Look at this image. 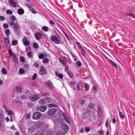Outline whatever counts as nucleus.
<instances>
[{
  "mask_svg": "<svg viewBox=\"0 0 135 135\" xmlns=\"http://www.w3.org/2000/svg\"><path fill=\"white\" fill-rule=\"evenodd\" d=\"M60 36L58 34H56V35L53 36L51 37V40L57 44L60 43Z\"/></svg>",
  "mask_w": 135,
  "mask_h": 135,
  "instance_id": "obj_1",
  "label": "nucleus"
},
{
  "mask_svg": "<svg viewBox=\"0 0 135 135\" xmlns=\"http://www.w3.org/2000/svg\"><path fill=\"white\" fill-rule=\"evenodd\" d=\"M13 30L16 33H17L18 31L21 28V27L20 24L17 23H15L14 25Z\"/></svg>",
  "mask_w": 135,
  "mask_h": 135,
  "instance_id": "obj_2",
  "label": "nucleus"
},
{
  "mask_svg": "<svg viewBox=\"0 0 135 135\" xmlns=\"http://www.w3.org/2000/svg\"><path fill=\"white\" fill-rule=\"evenodd\" d=\"M40 97L38 95H31L29 97L30 99L32 102H34L39 99Z\"/></svg>",
  "mask_w": 135,
  "mask_h": 135,
  "instance_id": "obj_3",
  "label": "nucleus"
},
{
  "mask_svg": "<svg viewBox=\"0 0 135 135\" xmlns=\"http://www.w3.org/2000/svg\"><path fill=\"white\" fill-rule=\"evenodd\" d=\"M41 116V115L40 113L36 112L33 114L32 118L35 119H38L40 118Z\"/></svg>",
  "mask_w": 135,
  "mask_h": 135,
  "instance_id": "obj_4",
  "label": "nucleus"
},
{
  "mask_svg": "<svg viewBox=\"0 0 135 135\" xmlns=\"http://www.w3.org/2000/svg\"><path fill=\"white\" fill-rule=\"evenodd\" d=\"M47 74V71L44 67L42 66L41 67L40 70L39 71V74L41 75H46Z\"/></svg>",
  "mask_w": 135,
  "mask_h": 135,
  "instance_id": "obj_5",
  "label": "nucleus"
},
{
  "mask_svg": "<svg viewBox=\"0 0 135 135\" xmlns=\"http://www.w3.org/2000/svg\"><path fill=\"white\" fill-rule=\"evenodd\" d=\"M22 40L24 45L28 46L30 45V42L28 40V38L27 37H25L22 39Z\"/></svg>",
  "mask_w": 135,
  "mask_h": 135,
  "instance_id": "obj_6",
  "label": "nucleus"
},
{
  "mask_svg": "<svg viewBox=\"0 0 135 135\" xmlns=\"http://www.w3.org/2000/svg\"><path fill=\"white\" fill-rule=\"evenodd\" d=\"M57 110L56 108H52L49 110L48 111L49 115L51 116L57 112Z\"/></svg>",
  "mask_w": 135,
  "mask_h": 135,
  "instance_id": "obj_7",
  "label": "nucleus"
},
{
  "mask_svg": "<svg viewBox=\"0 0 135 135\" xmlns=\"http://www.w3.org/2000/svg\"><path fill=\"white\" fill-rule=\"evenodd\" d=\"M46 86L50 89H52L53 88L52 83L50 80L47 81L46 83Z\"/></svg>",
  "mask_w": 135,
  "mask_h": 135,
  "instance_id": "obj_8",
  "label": "nucleus"
},
{
  "mask_svg": "<svg viewBox=\"0 0 135 135\" xmlns=\"http://www.w3.org/2000/svg\"><path fill=\"white\" fill-rule=\"evenodd\" d=\"M62 115L66 122L69 124L70 122V119L67 114L65 113H63L62 114Z\"/></svg>",
  "mask_w": 135,
  "mask_h": 135,
  "instance_id": "obj_9",
  "label": "nucleus"
},
{
  "mask_svg": "<svg viewBox=\"0 0 135 135\" xmlns=\"http://www.w3.org/2000/svg\"><path fill=\"white\" fill-rule=\"evenodd\" d=\"M47 109V108L45 106H38L37 108V109L41 111L44 112Z\"/></svg>",
  "mask_w": 135,
  "mask_h": 135,
  "instance_id": "obj_10",
  "label": "nucleus"
},
{
  "mask_svg": "<svg viewBox=\"0 0 135 135\" xmlns=\"http://www.w3.org/2000/svg\"><path fill=\"white\" fill-rule=\"evenodd\" d=\"M62 129L65 132H67L69 129V126L66 124H64L62 126Z\"/></svg>",
  "mask_w": 135,
  "mask_h": 135,
  "instance_id": "obj_11",
  "label": "nucleus"
},
{
  "mask_svg": "<svg viewBox=\"0 0 135 135\" xmlns=\"http://www.w3.org/2000/svg\"><path fill=\"white\" fill-rule=\"evenodd\" d=\"M22 89H23L22 87L20 86H18L14 88V90L16 92L19 93L21 91Z\"/></svg>",
  "mask_w": 135,
  "mask_h": 135,
  "instance_id": "obj_12",
  "label": "nucleus"
},
{
  "mask_svg": "<svg viewBox=\"0 0 135 135\" xmlns=\"http://www.w3.org/2000/svg\"><path fill=\"white\" fill-rule=\"evenodd\" d=\"M27 6L29 8V9L32 11L33 13L36 14V12L32 8V7L31 4H27Z\"/></svg>",
  "mask_w": 135,
  "mask_h": 135,
  "instance_id": "obj_13",
  "label": "nucleus"
},
{
  "mask_svg": "<svg viewBox=\"0 0 135 135\" xmlns=\"http://www.w3.org/2000/svg\"><path fill=\"white\" fill-rule=\"evenodd\" d=\"M4 40L7 47H9L10 46V45L9 40L7 38L5 37L4 38Z\"/></svg>",
  "mask_w": 135,
  "mask_h": 135,
  "instance_id": "obj_14",
  "label": "nucleus"
},
{
  "mask_svg": "<svg viewBox=\"0 0 135 135\" xmlns=\"http://www.w3.org/2000/svg\"><path fill=\"white\" fill-rule=\"evenodd\" d=\"M55 73L56 76L58 77L60 79H62L63 78V76L62 74H58L57 71H55Z\"/></svg>",
  "mask_w": 135,
  "mask_h": 135,
  "instance_id": "obj_15",
  "label": "nucleus"
},
{
  "mask_svg": "<svg viewBox=\"0 0 135 135\" xmlns=\"http://www.w3.org/2000/svg\"><path fill=\"white\" fill-rule=\"evenodd\" d=\"M42 35L39 32H36L35 34V38L37 40H38L40 38L42 37Z\"/></svg>",
  "mask_w": 135,
  "mask_h": 135,
  "instance_id": "obj_16",
  "label": "nucleus"
},
{
  "mask_svg": "<svg viewBox=\"0 0 135 135\" xmlns=\"http://www.w3.org/2000/svg\"><path fill=\"white\" fill-rule=\"evenodd\" d=\"M9 3L12 7H16V3L13 0H10L9 1Z\"/></svg>",
  "mask_w": 135,
  "mask_h": 135,
  "instance_id": "obj_17",
  "label": "nucleus"
},
{
  "mask_svg": "<svg viewBox=\"0 0 135 135\" xmlns=\"http://www.w3.org/2000/svg\"><path fill=\"white\" fill-rule=\"evenodd\" d=\"M17 12L19 15H22L24 13V11L22 8L19 9L18 10Z\"/></svg>",
  "mask_w": 135,
  "mask_h": 135,
  "instance_id": "obj_18",
  "label": "nucleus"
},
{
  "mask_svg": "<svg viewBox=\"0 0 135 135\" xmlns=\"http://www.w3.org/2000/svg\"><path fill=\"white\" fill-rule=\"evenodd\" d=\"M45 103V101L44 99H41L39 101V104L41 105H44Z\"/></svg>",
  "mask_w": 135,
  "mask_h": 135,
  "instance_id": "obj_19",
  "label": "nucleus"
},
{
  "mask_svg": "<svg viewBox=\"0 0 135 135\" xmlns=\"http://www.w3.org/2000/svg\"><path fill=\"white\" fill-rule=\"evenodd\" d=\"M16 103L17 105L22 106V103L19 100H17L16 102Z\"/></svg>",
  "mask_w": 135,
  "mask_h": 135,
  "instance_id": "obj_20",
  "label": "nucleus"
},
{
  "mask_svg": "<svg viewBox=\"0 0 135 135\" xmlns=\"http://www.w3.org/2000/svg\"><path fill=\"white\" fill-rule=\"evenodd\" d=\"M67 73L69 76L71 78L73 77V73L70 71H68L67 72Z\"/></svg>",
  "mask_w": 135,
  "mask_h": 135,
  "instance_id": "obj_21",
  "label": "nucleus"
},
{
  "mask_svg": "<svg viewBox=\"0 0 135 135\" xmlns=\"http://www.w3.org/2000/svg\"><path fill=\"white\" fill-rule=\"evenodd\" d=\"M21 99H27V96L25 95H22L21 96Z\"/></svg>",
  "mask_w": 135,
  "mask_h": 135,
  "instance_id": "obj_22",
  "label": "nucleus"
},
{
  "mask_svg": "<svg viewBox=\"0 0 135 135\" xmlns=\"http://www.w3.org/2000/svg\"><path fill=\"white\" fill-rule=\"evenodd\" d=\"M2 73L4 74H6L7 73V71L6 69L3 68L2 69Z\"/></svg>",
  "mask_w": 135,
  "mask_h": 135,
  "instance_id": "obj_23",
  "label": "nucleus"
},
{
  "mask_svg": "<svg viewBox=\"0 0 135 135\" xmlns=\"http://www.w3.org/2000/svg\"><path fill=\"white\" fill-rule=\"evenodd\" d=\"M80 52L82 55L84 56L85 54L84 50H83L82 48H81V49H80Z\"/></svg>",
  "mask_w": 135,
  "mask_h": 135,
  "instance_id": "obj_24",
  "label": "nucleus"
},
{
  "mask_svg": "<svg viewBox=\"0 0 135 135\" xmlns=\"http://www.w3.org/2000/svg\"><path fill=\"white\" fill-rule=\"evenodd\" d=\"M111 62V64L112 65H113V66L115 67V68L116 69H117L118 67L117 65L112 60L110 61Z\"/></svg>",
  "mask_w": 135,
  "mask_h": 135,
  "instance_id": "obj_25",
  "label": "nucleus"
},
{
  "mask_svg": "<svg viewBox=\"0 0 135 135\" xmlns=\"http://www.w3.org/2000/svg\"><path fill=\"white\" fill-rule=\"evenodd\" d=\"M64 133L61 131H59L56 134V135H64Z\"/></svg>",
  "mask_w": 135,
  "mask_h": 135,
  "instance_id": "obj_26",
  "label": "nucleus"
},
{
  "mask_svg": "<svg viewBox=\"0 0 135 135\" xmlns=\"http://www.w3.org/2000/svg\"><path fill=\"white\" fill-rule=\"evenodd\" d=\"M42 29L46 31H47L48 30V28L46 26H44L42 28Z\"/></svg>",
  "mask_w": 135,
  "mask_h": 135,
  "instance_id": "obj_27",
  "label": "nucleus"
},
{
  "mask_svg": "<svg viewBox=\"0 0 135 135\" xmlns=\"http://www.w3.org/2000/svg\"><path fill=\"white\" fill-rule=\"evenodd\" d=\"M101 108L100 106H98V109L97 110V113L99 114V113H100L101 112Z\"/></svg>",
  "mask_w": 135,
  "mask_h": 135,
  "instance_id": "obj_28",
  "label": "nucleus"
},
{
  "mask_svg": "<svg viewBox=\"0 0 135 135\" xmlns=\"http://www.w3.org/2000/svg\"><path fill=\"white\" fill-rule=\"evenodd\" d=\"M33 47L35 49H37L38 48V45L37 43H34L33 44Z\"/></svg>",
  "mask_w": 135,
  "mask_h": 135,
  "instance_id": "obj_29",
  "label": "nucleus"
},
{
  "mask_svg": "<svg viewBox=\"0 0 135 135\" xmlns=\"http://www.w3.org/2000/svg\"><path fill=\"white\" fill-rule=\"evenodd\" d=\"M24 72V70L20 68V69L19 70V73L21 74H22Z\"/></svg>",
  "mask_w": 135,
  "mask_h": 135,
  "instance_id": "obj_30",
  "label": "nucleus"
},
{
  "mask_svg": "<svg viewBox=\"0 0 135 135\" xmlns=\"http://www.w3.org/2000/svg\"><path fill=\"white\" fill-rule=\"evenodd\" d=\"M6 13L9 15H11L12 13V11L10 9H8L7 10Z\"/></svg>",
  "mask_w": 135,
  "mask_h": 135,
  "instance_id": "obj_31",
  "label": "nucleus"
},
{
  "mask_svg": "<svg viewBox=\"0 0 135 135\" xmlns=\"http://www.w3.org/2000/svg\"><path fill=\"white\" fill-rule=\"evenodd\" d=\"M32 53L31 51H29L27 52V55L28 57H31L32 56Z\"/></svg>",
  "mask_w": 135,
  "mask_h": 135,
  "instance_id": "obj_32",
  "label": "nucleus"
},
{
  "mask_svg": "<svg viewBox=\"0 0 135 135\" xmlns=\"http://www.w3.org/2000/svg\"><path fill=\"white\" fill-rule=\"evenodd\" d=\"M37 74L36 73H35L33 76L32 78V79L33 80H35L36 79L37 77Z\"/></svg>",
  "mask_w": 135,
  "mask_h": 135,
  "instance_id": "obj_33",
  "label": "nucleus"
},
{
  "mask_svg": "<svg viewBox=\"0 0 135 135\" xmlns=\"http://www.w3.org/2000/svg\"><path fill=\"white\" fill-rule=\"evenodd\" d=\"M64 33V34L66 36L67 39L69 40H70V37L69 36L67 35V34L64 31H62Z\"/></svg>",
  "mask_w": 135,
  "mask_h": 135,
  "instance_id": "obj_34",
  "label": "nucleus"
},
{
  "mask_svg": "<svg viewBox=\"0 0 135 135\" xmlns=\"http://www.w3.org/2000/svg\"><path fill=\"white\" fill-rule=\"evenodd\" d=\"M49 61V60L48 58H45L42 61L44 63H46Z\"/></svg>",
  "mask_w": 135,
  "mask_h": 135,
  "instance_id": "obj_35",
  "label": "nucleus"
},
{
  "mask_svg": "<svg viewBox=\"0 0 135 135\" xmlns=\"http://www.w3.org/2000/svg\"><path fill=\"white\" fill-rule=\"evenodd\" d=\"M88 106L89 108H90L91 109H92L94 107V105L93 104L90 103Z\"/></svg>",
  "mask_w": 135,
  "mask_h": 135,
  "instance_id": "obj_36",
  "label": "nucleus"
},
{
  "mask_svg": "<svg viewBox=\"0 0 135 135\" xmlns=\"http://www.w3.org/2000/svg\"><path fill=\"white\" fill-rule=\"evenodd\" d=\"M44 57V55L43 54H41L38 55V57L40 59H42Z\"/></svg>",
  "mask_w": 135,
  "mask_h": 135,
  "instance_id": "obj_37",
  "label": "nucleus"
},
{
  "mask_svg": "<svg viewBox=\"0 0 135 135\" xmlns=\"http://www.w3.org/2000/svg\"><path fill=\"white\" fill-rule=\"evenodd\" d=\"M10 18L11 20L13 21H14L16 20V17L13 15L11 16L10 17Z\"/></svg>",
  "mask_w": 135,
  "mask_h": 135,
  "instance_id": "obj_38",
  "label": "nucleus"
},
{
  "mask_svg": "<svg viewBox=\"0 0 135 135\" xmlns=\"http://www.w3.org/2000/svg\"><path fill=\"white\" fill-rule=\"evenodd\" d=\"M49 107L50 108L56 107V105L54 104H50L49 105Z\"/></svg>",
  "mask_w": 135,
  "mask_h": 135,
  "instance_id": "obj_39",
  "label": "nucleus"
},
{
  "mask_svg": "<svg viewBox=\"0 0 135 135\" xmlns=\"http://www.w3.org/2000/svg\"><path fill=\"white\" fill-rule=\"evenodd\" d=\"M85 89L87 90H88L89 88V86L87 83H86L85 84Z\"/></svg>",
  "mask_w": 135,
  "mask_h": 135,
  "instance_id": "obj_40",
  "label": "nucleus"
},
{
  "mask_svg": "<svg viewBox=\"0 0 135 135\" xmlns=\"http://www.w3.org/2000/svg\"><path fill=\"white\" fill-rule=\"evenodd\" d=\"M17 43V40H13L12 42V44L13 45H15Z\"/></svg>",
  "mask_w": 135,
  "mask_h": 135,
  "instance_id": "obj_41",
  "label": "nucleus"
},
{
  "mask_svg": "<svg viewBox=\"0 0 135 135\" xmlns=\"http://www.w3.org/2000/svg\"><path fill=\"white\" fill-rule=\"evenodd\" d=\"M59 60L60 62L64 65L65 66L66 65V64L64 62V60H63L60 59Z\"/></svg>",
  "mask_w": 135,
  "mask_h": 135,
  "instance_id": "obj_42",
  "label": "nucleus"
},
{
  "mask_svg": "<svg viewBox=\"0 0 135 135\" xmlns=\"http://www.w3.org/2000/svg\"><path fill=\"white\" fill-rule=\"evenodd\" d=\"M13 59L16 62H17V59L15 55H13Z\"/></svg>",
  "mask_w": 135,
  "mask_h": 135,
  "instance_id": "obj_43",
  "label": "nucleus"
},
{
  "mask_svg": "<svg viewBox=\"0 0 135 135\" xmlns=\"http://www.w3.org/2000/svg\"><path fill=\"white\" fill-rule=\"evenodd\" d=\"M76 64L78 66V67H80L81 66V62L80 61H77L76 62Z\"/></svg>",
  "mask_w": 135,
  "mask_h": 135,
  "instance_id": "obj_44",
  "label": "nucleus"
},
{
  "mask_svg": "<svg viewBox=\"0 0 135 135\" xmlns=\"http://www.w3.org/2000/svg\"><path fill=\"white\" fill-rule=\"evenodd\" d=\"M85 129L86 132H89L90 130V128L88 127H85Z\"/></svg>",
  "mask_w": 135,
  "mask_h": 135,
  "instance_id": "obj_45",
  "label": "nucleus"
},
{
  "mask_svg": "<svg viewBox=\"0 0 135 135\" xmlns=\"http://www.w3.org/2000/svg\"><path fill=\"white\" fill-rule=\"evenodd\" d=\"M4 115L2 113L0 114V119L1 120H2L3 118H4Z\"/></svg>",
  "mask_w": 135,
  "mask_h": 135,
  "instance_id": "obj_46",
  "label": "nucleus"
},
{
  "mask_svg": "<svg viewBox=\"0 0 135 135\" xmlns=\"http://www.w3.org/2000/svg\"><path fill=\"white\" fill-rule=\"evenodd\" d=\"M8 52L11 56H12V51L10 49H9Z\"/></svg>",
  "mask_w": 135,
  "mask_h": 135,
  "instance_id": "obj_47",
  "label": "nucleus"
},
{
  "mask_svg": "<svg viewBox=\"0 0 135 135\" xmlns=\"http://www.w3.org/2000/svg\"><path fill=\"white\" fill-rule=\"evenodd\" d=\"M76 44L77 45L78 47L79 48H80V49H81V48H82V47L81 46V45L80 43L79 42H76Z\"/></svg>",
  "mask_w": 135,
  "mask_h": 135,
  "instance_id": "obj_48",
  "label": "nucleus"
},
{
  "mask_svg": "<svg viewBox=\"0 0 135 135\" xmlns=\"http://www.w3.org/2000/svg\"><path fill=\"white\" fill-rule=\"evenodd\" d=\"M3 27L5 28H7L8 27V25L6 24H3Z\"/></svg>",
  "mask_w": 135,
  "mask_h": 135,
  "instance_id": "obj_49",
  "label": "nucleus"
},
{
  "mask_svg": "<svg viewBox=\"0 0 135 135\" xmlns=\"http://www.w3.org/2000/svg\"><path fill=\"white\" fill-rule=\"evenodd\" d=\"M29 65L28 64H26L24 65V67L26 69H28L29 67Z\"/></svg>",
  "mask_w": 135,
  "mask_h": 135,
  "instance_id": "obj_50",
  "label": "nucleus"
},
{
  "mask_svg": "<svg viewBox=\"0 0 135 135\" xmlns=\"http://www.w3.org/2000/svg\"><path fill=\"white\" fill-rule=\"evenodd\" d=\"M20 60L22 62H23L25 61V60L22 56L21 57H20Z\"/></svg>",
  "mask_w": 135,
  "mask_h": 135,
  "instance_id": "obj_51",
  "label": "nucleus"
},
{
  "mask_svg": "<svg viewBox=\"0 0 135 135\" xmlns=\"http://www.w3.org/2000/svg\"><path fill=\"white\" fill-rule=\"evenodd\" d=\"M50 23L51 25H55V23L54 22L52 21H50L49 22Z\"/></svg>",
  "mask_w": 135,
  "mask_h": 135,
  "instance_id": "obj_52",
  "label": "nucleus"
},
{
  "mask_svg": "<svg viewBox=\"0 0 135 135\" xmlns=\"http://www.w3.org/2000/svg\"><path fill=\"white\" fill-rule=\"evenodd\" d=\"M85 101L84 100H81V101H80V104L81 105H83V104L84 103H85Z\"/></svg>",
  "mask_w": 135,
  "mask_h": 135,
  "instance_id": "obj_53",
  "label": "nucleus"
},
{
  "mask_svg": "<svg viewBox=\"0 0 135 135\" xmlns=\"http://www.w3.org/2000/svg\"><path fill=\"white\" fill-rule=\"evenodd\" d=\"M4 20V17L3 16H0V20L2 21H3Z\"/></svg>",
  "mask_w": 135,
  "mask_h": 135,
  "instance_id": "obj_54",
  "label": "nucleus"
},
{
  "mask_svg": "<svg viewBox=\"0 0 135 135\" xmlns=\"http://www.w3.org/2000/svg\"><path fill=\"white\" fill-rule=\"evenodd\" d=\"M8 115L12 114L13 113V112L11 110H9L8 112Z\"/></svg>",
  "mask_w": 135,
  "mask_h": 135,
  "instance_id": "obj_55",
  "label": "nucleus"
},
{
  "mask_svg": "<svg viewBox=\"0 0 135 135\" xmlns=\"http://www.w3.org/2000/svg\"><path fill=\"white\" fill-rule=\"evenodd\" d=\"M77 88L78 90H79L80 89V84L79 83H78L77 85Z\"/></svg>",
  "mask_w": 135,
  "mask_h": 135,
  "instance_id": "obj_56",
  "label": "nucleus"
},
{
  "mask_svg": "<svg viewBox=\"0 0 135 135\" xmlns=\"http://www.w3.org/2000/svg\"><path fill=\"white\" fill-rule=\"evenodd\" d=\"M10 33V31H9V30L8 29V30H6V34H9Z\"/></svg>",
  "mask_w": 135,
  "mask_h": 135,
  "instance_id": "obj_57",
  "label": "nucleus"
},
{
  "mask_svg": "<svg viewBox=\"0 0 135 135\" xmlns=\"http://www.w3.org/2000/svg\"><path fill=\"white\" fill-rule=\"evenodd\" d=\"M10 128L11 129H13L14 130H16V129L14 127V125H12V126L10 127Z\"/></svg>",
  "mask_w": 135,
  "mask_h": 135,
  "instance_id": "obj_58",
  "label": "nucleus"
},
{
  "mask_svg": "<svg viewBox=\"0 0 135 135\" xmlns=\"http://www.w3.org/2000/svg\"><path fill=\"white\" fill-rule=\"evenodd\" d=\"M116 119L114 118L112 119V122L113 123H116Z\"/></svg>",
  "mask_w": 135,
  "mask_h": 135,
  "instance_id": "obj_59",
  "label": "nucleus"
},
{
  "mask_svg": "<svg viewBox=\"0 0 135 135\" xmlns=\"http://www.w3.org/2000/svg\"><path fill=\"white\" fill-rule=\"evenodd\" d=\"M14 24V23L13 21H11L10 23V25L11 26H12Z\"/></svg>",
  "mask_w": 135,
  "mask_h": 135,
  "instance_id": "obj_60",
  "label": "nucleus"
},
{
  "mask_svg": "<svg viewBox=\"0 0 135 135\" xmlns=\"http://www.w3.org/2000/svg\"><path fill=\"white\" fill-rule=\"evenodd\" d=\"M108 120H109V119H108L106 121V122L105 123V126L106 127H107V125H108Z\"/></svg>",
  "mask_w": 135,
  "mask_h": 135,
  "instance_id": "obj_61",
  "label": "nucleus"
},
{
  "mask_svg": "<svg viewBox=\"0 0 135 135\" xmlns=\"http://www.w3.org/2000/svg\"><path fill=\"white\" fill-rule=\"evenodd\" d=\"M99 134H100L101 135H103V134H104V132L103 131H101L100 132H99Z\"/></svg>",
  "mask_w": 135,
  "mask_h": 135,
  "instance_id": "obj_62",
  "label": "nucleus"
},
{
  "mask_svg": "<svg viewBox=\"0 0 135 135\" xmlns=\"http://www.w3.org/2000/svg\"><path fill=\"white\" fill-rule=\"evenodd\" d=\"M34 65L36 67H38L39 66V64L37 63H35L34 64Z\"/></svg>",
  "mask_w": 135,
  "mask_h": 135,
  "instance_id": "obj_63",
  "label": "nucleus"
},
{
  "mask_svg": "<svg viewBox=\"0 0 135 135\" xmlns=\"http://www.w3.org/2000/svg\"><path fill=\"white\" fill-rule=\"evenodd\" d=\"M129 15L130 17H132L133 18H134L135 17V16L133 15L132 14H129Z\"/></svg>",
  "mask_w": 135,
  "mask_h": 135,
  "instance_id": "obj_64",
  "label": "nucleus"
}]
</instances>
